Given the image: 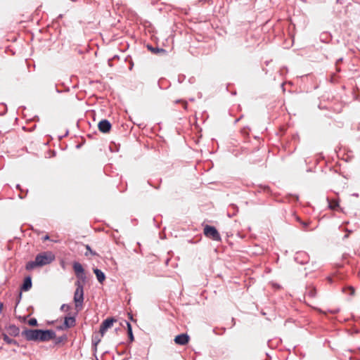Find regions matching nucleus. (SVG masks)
<instances>
[{"mask_svg": "<svg viewBox=\"0 0 360 360\" xmlns=\"http://www.w3.org/2000/svg\"><path fill=\"white\" fill-rule=\"evenodd\" d=\"M330 312L333 314H335L339 312V309H333V310H330Z\"/></svg>", "mask_w": 360, "mask_h": 360, "instance_id": "nucleus-31", "label": "nucleus"}, {"mask_svg": "<svg viewBox=\"0 0 360 360\" xmlns=\"http://www.w3.org/2000/svg\"><path fill=\"white\" fill-rule=\"evenodd\" d=\"M304 295L309 298H314L316 295V289L314 286L309 285L306 288Z\"/></svg>", "mask_w": 360, "mask_h": 360, "instance_id": "nucleus-14", "label": "nucleus"}, {"mask_svg": "<svg viewBox=\"0 0 360 360\" xmlns=\"http://www.w3.org/2000/svg\"><path fill=\"white\" fill-rule=\"evenodd\" d=\"M57 329L60 330H67V328H64L63 327V323L61 326H58Z\"/></svg>", "mask_w": 360, "mask_h": 360, "instance_id": "nucleus-29", "label": "nucleus"}, {"mask_svg": "<svg viewBox=\"0 0 360 360\" xmlns=\"http://www.w3.org/2000/svg\"><path fill=\"white\" fill-rule=\"evenodd\" d=\"M147 47H148V49L150 51H151L154 53H160V52H162V53L165 52V50L163 49H160V48H158V47L154 48V47H153L150 45H148Z\"/></svg>", "mask_w": 360, "mask_h": 360, "instance_id": "nucleus-22", "label": "nucleus"}, {"mask_svg": "<svg viewBox=\"0 0 360 360\" xmlns=\"http://www.w3.org/2000/svg\"><path fill=\"white\" fill-rule=\"evenodd\" d=\"M94 272L96 276L98 281L102 283L105 279V274L98 269H94Z\"/></svg>", "mask_w": 360, "mask_h": 360, "instance_id": "nucleus-15", "label": "nucleus"}, {"mask_svg": "<svg viewBox=\"0 0 360 360\" xmlns=\"http://www.w3.org/2000/svg\"><path fill=\"white\" fill-rule=\"evenodd\" d=\"M71 309V307L68 304H63L60 307V311L68 312Z\"/></svg>", "mask_w": 360, "mask_h": 360, "instance_id": "nucleus-23", "label": "nucleus"}, {"mask_svg": "<svg viewBox=\"0 0 360 360\" xmlns=\"http://www.w3.org/2000/svg\"><path fill=\"white\" fill-rule=\"evenodd\" d=\"M76 325V318L75 316H66L64 318L63 327L67 329L71 328Z\"/></svg>", "mask_w": 360, "mask_h": 360, "instance_id": "nucleus-10", "label": "nucleus"}, {"mask_svg": "<svg viewBox=\"0 0 360 360\" xmlns=\"http://www.w3.org/2000/svg\"><path fill=\"white\" fill-rule=\"evenodd\" d=\"M16 187H17V188L20 189V185H19V184H18V185L16 186Z\"/></svg>", "mask_w": 360, "mask_h": 360, "instance_id": "nucleus-37", "label": "nucleus"}, {"mask_svg": "<svg viewBox=\"0 0 360 360\" xmlns=\"http://www.w3.org/2000/svg\"><path fill=\"white\" fill-rule=\"evenodd\" d=\"M309 224H310L309 221H300V224L302 226V229L304 231H307V227H308Z\"/></svg>", "mask_w": 360, "mask_h": 360, "instance_id": "nucleus-24", "label": "nucleus"}, {"mask_svg": "<svg viewBox=\"0 0 360 360\" xmlns=\"http://www.w3.org/2000/svg\"><path fill=\"white\" fill-rule=\"evenodd\" d=\"M182 103H183V107H184V108L185 110H186V109H187V106H188V103H187V102H186V101H182Z\"/></svg>", "mask_w": 360, "mask_h": 360, "instance_id": "nucleus-30", "label": "nucleus"}, {"mask_svg": "<svg viewBox=\"0 0 360 360\" xmlns=\"http://www.w3.org/2000/svg\"><path fill=\"white\" fill-rule=\"evenodd\" d=\"M73 269L75 272L77 281H81L82 283H86V276L82 265L77 262H75L73 263Z\"/></svg>", "mask_w": 360, "mask_h": 360, "instance_id": "nucleus-5", "label": "nucleus"}, {"mask_svg": "<svg viewBox=\"0 0 360 360\" xmlns=\"http://www.w3.org/2000/svg\"><path fill=\"white\" fill-rule=\"evenodd\" d=\"M85 283H82L81 281H77L75 283L76 290L74 293V302L75 303V308L77 311L82 308L84 302V285Z\"/></svg>", "mask_w": 360, "mask_h": 360, "instance_id": "nucleus-2", "label": "nucleus"}, {"mask_svg": "<svg viewBox=\"0 0 360 360\" xmlns=\"http://www.w3.org/2000/svg\"><path fill=\"white\" fill-rule=\"evenodd\" d=\"M4 304L0 302V313L2 311Z\"/></svg>", "mask_w": 360, "mask_h": 360, "instance_id": "nucleus-33", "label": "nucleus"}, {"mask_svg": "<svg viewBox=\"0 0 360 360\" xmlns=\"http://www.w3.org/2000/svg\"><path fill=\"white\" fill-rule=\"evenodd\" d=\"M68 339V337L66 335H63L59 337H56L53 340H55V345H58L64 341H66Z\"/></svg>", "mask_w": 360, "mask_h": 360, "instance_id": "nucleus-21", "label": "nucleus"}, {"mask_svg": "<svg viewBox=\"0 0 360 360\" xmlns=\"http://www.w3.org/2000/svg\"><path fill=\"white\" fill-rule=\"evenodd\" d=\"M127 326V335L130 342H133L134 340V337L132 332L131 325L128 322L125 321Z\"/></svg>", "mask_w": 360, "mask_h": 360, "instance_id": "nucleus-19", "label": "nucleus"}, {"mask_svg": "<svg viewBox=\"0 0 360 360\" xmlns=\"http://www.w3.org/2000/svg\"><path fill=\"white\" fill-rule=\"evenodd\" d=\"M101 342V338L98 335H94L92 337V345L96 351L97 349V345Z\"/></svg>", "mask_w": 360, "mask_h": 360, "instance_id": "nucleus-20", "label": "nucleus"}, {"mask_svg": "<svg viewBox=\"0 0 360 360\" xmlns=\"http://www.w3.org/2000/svg\"><path fill=\"white\" fill-rule=\"evenodd\" d=\"M32 286V278H31V276H28L25 278L23 283L22 284V285L20 286V290H21V291L26 292V291L30 290L31 289Z\"/></svg>", "mask_w": 360, "mask_h": 360, "instance_id": "nucleus-11", "label": "nucleus"}, {"mask_svg": "<svg viewBox=\"0 0 360 360\" xmlns=\"http://www.w3.org/2000/svg\"><path fill=\"white\" fill-rule=\"evenodd\" d=\"M159 186H155L154 188H156V189H158L159 188Z\"/></svg>", "mask_w": 360, "mask_h": 360, "instance_id": "nucleus-38", "label": "nucleus"}, {"mask_svg": "<svg viewBox=\"0 0 360 360\" xmlns=\"http://www.w3.org/2000/svg\"><path fill=\"white\" fill-rule=\"evenodd\" d=\"M328 279L329 282H330V283L332 282V278H328Z\"/></svg>", "mask_w": 360, "mask_h": 360, "instance_id": "nucleus-36", "label": "nucleus"}, {"mask_svg": "<svg viewBox=\"0 0 360 360\" xmlns=\"http://www.w3.org/2000/svg\"><path fill=\"white\" fill-rule=\"evenodd\" d=\"M204 235L214 241H221V236L217 229L212 226L206 225L203 230Z\"/></svg>", "mask_w": 360, "mask_h": 360, "instance_id": "nucleus-3", "label": "nucleus"}, {"mask_svg": "<svg viewBox=\"0 0 360 360\" xmlns=\"http://www.w3.org/2000/svg\"><path fill=\"white\" fill-rule=\"evenodd\" d=\"M337 2H338V3H342V2L340 1V0H337Z\"/></svg>", "mask_w": 360, "mask_h": 360, "instance_id": "nucleus-39", "label": "nucleus"}, {"mask_svg": "<svg viewBox=\"0 0 360 360\" xmlns=\"http://www.w3.org/2000/svg\"><path fill=\"white\" fill-rule=\"evenodd\" d=\"M295 219L299 223H300V221H302L298 216H295Z\"/></svg>", "mask_w": 360, "mask_h": 360, "instance_id": "nucleus-32", "label": "nucleus"}, {"mask_svg": "<svg viewBox=\"0 0 360 360\" xmlns=\"http://www.w3.org/2000/svg\"><path fill=\"white\" fill-rule=\"evenodd\" d=\"M28 324L32 326H37V321L36 319H30L28 321Z\"/></svg>", "mask_w": 360, "mask_h": 360, "instance_id": "nucleus-25", "label": "nucleus"}, {"mask_svg": "<svg viewBox=\"0 0 360 360\" xmlns=\"http://www.w3.org/2000/svg\"><path fill=\"white\" fill-rule=\"evenodd\" d=\"M56 338V333L52 330L39 329V341L47 342Z\"/></svg>", "mask_w": 360, "mask_h": 360, "instance_id": "nucleus-6", "label": "nucleus"}, {"mask_svg": "<svg viewBox=\"0 0 360 360\" xmlns=\"http://www.w3.org/2000/svg\"><path fill=\"white\" fill-rule=\"evenodd\" d=\"M6 330H7L8 333L11 336H13V337L18 336L19 334H20V332L19 327H18V326H16L15 325H13V324L9 325L6 328Z\"/></svg>", "mask_w": 360, "mask_h": 360, "instance_id": "nucleus-12", "label": "nucleus"}, {"mask_svg": "<svg viewBox=\"0 0 360 360\" xmlns=\"http://www.w3.org/2000/svg\"><path fill=\"white\" fill-rule=\"evenodd\" d=\"M98 129L103 133H108L110 131L112 125L108 120H102L98 122Z\"/></svg>", "mask_w": 360, "mask_h": 360, "instance_id": "nucleus-8", "label": "nucleus"}, {"mask_svg": "<svg viewBox=\"0 0 360 360\" xmlns=\"http://www.w3.org/2000/svg\"><path fill=\"white\" fill-rule=\"evenodd\" d=\"M21 334L28 341H39V329L25 328Z\"/></svg>", "mask_w": 360, "mask_h": 360, "instance_id": "nucleus-4", "label": "nucleus"}, {"mask_svg": "<svg viewBox=\"0 0 360 360\" xmlns=\"http://www.w3.org/2000/svg\"><path fill=\"white\" fill-rule=\"evenodd\" d=\"M2 336H3V339L8 344V345H17V346H19V344L18 342L14 340V339H12V338H10L7 334L6 333H3L2 334Z\"/></svg>", "mask_w": 360, "mask_h": 360, "instance_id": "nucleus-18", "label": "nucleus"}, {"mask_svg": "<svg viewBox=\"0 0 360 360\" xmlns=\"http://www.w3.org/2000/svg\"><path fill=\"white\" fill-rule=\"evenodd\" d=\"M347 289H348V290H349V295H353L354 294V288L353 287H352V286H349V287L347 288Z\"/></svg>", "mask_w": 360, "mask_h": 360, "instance_id": "nucleus-27", "label": "nucleus"}, {"mask_svg": "<svg viewBox=\"0 0 360 360\" xmlns=\"http://www.w3.org/2000/svg\"><path fill=\"white\" fill-rule=\"evenodd\" d=\"M117 321V319L113 317H110L104 320L101 326H100V330L99 333L101 334V336H103L105 332L108 330V329L110 328L113 323Z\"/></svg>", "mask_w": 360, "mask_h": 360, "instance_id": "nucleus-7", "label": "nucleus"}, {"mask_svg": "<svg viewBox=\"0 0 360 360\" xmlns=\"http://www.w3.org/2000/svg\"><path fill=\"white\" fill-rule=\"evenodd\" d=\"M189 336L186 333H181L176 335L174 338V342L176 344L179 345H185L189 341Z\"/></svg>", "mask_w": 360, "mask_h": 360, "instance_id": "nucleus-9", "label": "nucleus"}, {"mask_svg": "<svg viewBox=\"0 0 360 360\" xmlns=\"http://www.w3.org/2000/svg\"><path fill=\"white\" fill-rule=\"evenodd\" d=\"M328 207L332 210H336L339 207V201L337 199L327 198Z\"/></svg>", "mask_w": 360, "mask_h": 360, "instance_id": "nucleus-16", "label": "nucleus"}, {"mask_svg": "<svg viewBox=\"0 0 360 360\" xmlns=\"http://www.w3.org/2000/svg\"><path fill=\"white\" fill-rule=\"evenodd\" d=\"M238 212V207L236 205H231L229 207L228 216L232 217Z\"/></svg>", "mask_w": 360, "mask_h": 360, "instance_id": "nucleus-17", "label": "nucleus"}, {"mask_svg": "<svg viewBox=\"0 0 360 360\" xmlns=\"http://www.w3.org/2000/svg\"><path fill=\"white\" fill-rule=\"evenodd\" d=\"M86 248L90 252L91 255H96V253L91 250V248H90V246L89 245H86Z\"/></svg>", "mask_w": 360, "mask_h": 360, "instance_id": "nucleus-26", "label": "nucleus"}, {"mask_svg": "<svg viewBox=\"0 0 360 360\" xmlns=\"http://www.w3.org/2000/svg\"><path fill=\"white\" fill-rule=\"evenodd\" d=\"M342 58L338 59L336 61V65L338 64V63L342 62Z\"/></svg>", "mask_w": 360, "mask_h": 360, "instance_id": "nucleus-34", "label": "nucleus"}, {"mask_svg": "<svg viewBox=\"0 0 360 360\" xmlns=\"http://www.w3.org/2000/svg\"><path fill=\"white\" fill-rule=\"evenodd\" d=\"M55 255L51 251H44L37 254L34 261H30L25 264L27 271H32L36 267L43 266L51 264L55 260Z\"/></svg>", "mask_w": 360, "mask_h": 360, "instance_id": "nucleus-1", "label": "nucleus"}, {"mask_svg": "<svg viewBox=\"0 0 360 360\" xmlns=\"http://www.w3.org/2000/svg\"><path fill=\"white\" fill-rule=\"evenodd\" d=\"M47 239H49V236H46L44 237V240H47Z\"/></svg>", "mask_w": 360, "mask_h": 360, "instance_id": "nucleus-35", "label": "nucleus"}, {"mask_svg": "<svg viewBox=\"0 0 360 360\" xmlns=\"http://www.w3.org/2000/svg\"><path fill=\"white\" fill-rule=\"evenodd\" d=\"M295 259L298 263L304 264L308 261V256L305 252H297L295 257Z\"/></svg>", "mask_w": 360, "mask_h": 360, "instance_id": "nucleus-13", "label": "nucleus"}, {"mask_svg": "<svg viewBox=\"0 0 360 360\" xmlns=\"http://www.w3.org/2000/svg\"><path fill=\"white\" fill-rule=\"evenodd\" d=\"M21 297H22V292H19L18 294V298H17V301H16V306L19 304V302H20V300H21Z\"/></svg>", "mask_w": 360, "mask_h": 360, "instance_id": "nucleus-28", "label": "nucleus"}]
</instances>
